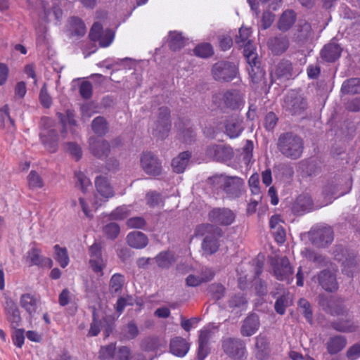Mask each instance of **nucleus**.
I'll return each instance as SVG.
<instances>
[{"instance_id": "nucleus-1", "label": "nucleus", "mask_w": 360, "mask_h": 360, "mask_svg": "<svg viewBox=\"0 0 360 360\" xmlns=\"http://www.w3.org/2000/svg\"><path fill=\"white\" fill-rule=\"evenodd\" d=\"M206 183L212 191L217 193L221 191L231 198L240 196L244 186V181L240 177L223 174L209 177Z\"/></svg>"}, {"instance_id": "nucleus-2", "label": "nucleus", "mask_w": 360, "mask_h": 360, "mask_svg": "<svg viewBox=\"0 0 360 360\" xmlns=\"http://www.w3.org/2000/svg\"><path fill=\"white\" fill-rule=\"evenodd\" d=\"M277 148L286 158L297 160L303 153L304 141L300 136L292 132L282 133L278 139Z\"/></svg>"}, {"instance_id": "nucleus-3", "label": "nucleus", "mask_w": 360, "mask_h": 360, "mask_svg": "<svg viewBox=\"0 0 360 360\" xmlns=\"http://www.w3.org/2000/svg\"><path fill=\"white\" fill-rule=\"evenodd\" d=\"M197 236H205L202 243L203 251L212 255L215 253L219 247L218 239L221 236V229L213 224H202L195 229Z\"/></svg>"}, {"instance_id": "nucleus-4", "label": "nucleus", "mask_w": 360, "mask_h": 360, "mask_svg": "<svg viewBox=\"0 0 360 360\" xmlns=\"http://www.w3.org/2000/svg\"><path fill=\"white\" fill-rule=\"evenodd\" d=\"M282 106L291 115H302L308 108V103L303 94L292 89L284 96Z\"/></svg>"}, {"instance_id": "nucleus-5", "label": "nucleus", "mask_w": 360, "mask_h": 360, "mask_svg": "<svg viewBox=\"0 0 360 360\" xmlns=\"http://www.w3.org/2000/svg\"><path fill=\"white\" fill-rule=\"evenodd\" d=\"M211 72L213 78L216 81L229 82L236 77L238 68L233 63L218 61L212 65Z\"/></svg>"}, {"instance_id": "nucleus-6", "label": "nucleus", "mask_w": 360, "mask_h": 360, "mask_svg": "<svg viewBox=\"0 0 360 360\" xmlns=\"http://www.w3.org/2000/svg\"><path fill=\"white\" fill-rule=\"evenodd\" d=\"M170 111L167 107L159 108L158 117L151 126L153 135L160 139L168 136L171 128Z\"/></svg>"}, {"instance_id": "nucleus-7", "label": "nucleus", "mask_w": 360, "mask_h": 360, "mask_svg": "<svg viewBox=\"0 0 360 360\" xmlns=\"http://www.w3.org/2000/svg\"><path fill=\"white\" fill-rule=\"evenodd\" d=\"M140 165L144 172L151 176H158L162 173L161 160L151 152H143L140 157Z\"/></svg>"}, {"instance_id": "nucleus-8", "label": "nucleus", "mask_w": 360, "mask_h": 360, "mask_svg": "<svg viewBox=\"0 0 360 360\" xmlns=\"http://www.w3.org/2000/svg\"><path fill=\"white\" fill-rule=\"evenodd\" d=\"M221 347L224 352L234 360H241L246 354L245 342L239 338H224Z\"/></svg>"}, {"instance_id": "nucleus-9", "label": "nucleus", "mask_w": 360, "mask_h": 360, "mask_svg": "<svg viewBox=\"0 0 360 360\" xmlns=\"http://www.w3.org/2000/svg\"><path fill=\"white\" fill-rule=\"evenodd\" d=\"M309 238L312 244L324 248L333 240V231L330 226H316L309 232Z\"/></svg>"}, {"instance_id": "nucleus-10", "label": "nucleus", "mask_w": 360, "mask_h": 360, "mask_svg": "<svg viewBox=\"0 0 360 360\" xmlns=\"http://www.w3.org/2000/svg\"><path fill=\"white\" fill-rule=\"evenodd\" d=\"M298 73V71L293 68L292 63L290 60L283 59L275 66L271 72V77L276 81L282 83L293 79Z\"/></svg>"}, {"instance_id": "nucleus-11", "label": "nucleus", "mask_w": 360, "mask_h": 360, "mask_svg": "<svg viewBox=\"0 0 360 360\" xmlns=\"http://www.w3.org/2000/svg\"><path fill=\"white\" fill-rule=\"evenodd\" d=\"M273 273L276 279L290 284L292 281L293 271L286 257L277 258L272 262Z\"/></svg>"}, {"instance_id": "nucleus-12", "label": "nucleus", "mask_w": 360, "mask_h": 360, "mask_svg": "<svg viewBox=\"0 0 360 360\" xmlns=\"http://www.w3.org/2000/svg\"><path fill=\"white\" fill-rule=\"evenodd\" d=\"M89 37L91 41H98L101 46L107 47L114 39V32L110 29L103 30L102 25L96 22L92 25Z\"/></svg>"}, {"instance_id": "nucleus-13", "label": "nucleus", "mask_w": 360, "mask_h": 360, "mask_svg": "<svg viewBox=\"0 0 360 360\" xmlns=\"http://www.w3.org/2000/svg\"><path fill=\"white\" fill-rule=\"evenodd\" d=\"M205 153L209 159L217 162L229 160L233 155V150L231 147L215 143L207 146Z\"/></svg>"}, {"instance_id": "nucleus-14", "label": "nucleus", "mask_w": 360, "mask_h": 360, "mask_svg": "<svg viewBox=\"0 0 360 360\" xmlns=\"http://www.w3.org/2000/svg\"><path fill=\"white\" fill-rule=\"evenodd\" d=\"M209 220L214 224L228 226L235 220V214L228 208H214L208 213Z\"/></svg>"}, {"instance_id": "nucleus-15", "label": "nucleus", "mask_w": 360, "mask_h": 360, "mask_svg": "<svg viewBox=\"0 0 360 360\" xmlns=\"http://www.w3.org/2000/svg\"><path fill=\"white\" fill-rule=\"evenodd\" d=\"M314 278H316L319 284L326 291L334 292L338 288L336 274L333 270L324 269Z\"/></svg>"}, {"instance_id": "nucleus-16", "label": "nucleus", "mask_w": 360, "mask_h": 360, "mask_svg": "<svg viewBox=\"0 0 360 360\" xmlns=\"http://www.w3.org/2000/svg\"><path fill=\"white\" fill-rule=\"evenodd\" d=\"M89 150L95 157L103 159L109 155L110 146L107 141L91 136L89 139Z\"/></svg>"}, {"instance_id": "nucleus-17", "label": "nucleus", "mask_w": 360, "mask_h": 360, "mask_svg": "<svg viewBox=\"0 0 360 360\" xmlns=\"http://www.w3.org/2000/svg\"><path fill=\"white\" fill-rule=\"evenodd\" d=\"M89 264L95 273H99L103 276V269L105 266V262L101 255V248L99 244L94 243L89 248Z\"/></svg>"}, {"instance_id": "nucleus-18", "label": "nucleus", "mask_w": 360, "mask_h": 360, "mask_svg": "<svg viewBox=\"0 0 360 360\" xmlns=\"http://www.w3.org/2000/svg\"><path fill=\"white\" fill-rule=\"evenodd\" d=\"M222 101L226 108L238 109L244 104L243 95L238 90H229L223 94Z\"/></svg>"}, {"instance_id": "nucleus-19", "label": "nucleus", "mask_w": 360, "mask_h": 360, "mask_svg": "<svg viewBox=\"0 0 360 360\" xmlns=\"http://www.w3.org/2000/svg\"><path fill=\"white\" fill-rule=\"evenodd\" d=\"M5 310L11 327L13 329L17 328L21 322V317L16 303L9 297L6 298Z\"/></svg>"}, {"instance_id": "nucleus-20", "label": "nucleus", "mask_w": 360, "mask_h": 360, "mask_svg": "<svg viewBox=\"0 0 360 360\" xmlns=\"http://www.w3.org/2000/svg\"><path fill=\"white\" fill-rule=\"evenodd\" d=\"M39 136L41 143L49 152H56L58 146V134L55 129L42 131Z\"/></svg>"}, {"instance_id": "nucleus-21", "label": "nucleus", "mask_w": 360, "mask_h": 360, "mask_svg": "<svg viewBox=\"0 0 360 360\" xmlns=\"http://www.w3.org/2000/svg\"><path fill=\"white\" fill-rule=\"evenodd\" d=\"M95 187L96 192L104 198L105 202L115 195L113 188L106 177L97 176L95 179Z\"/></svg>"}, {"instance_id": "nucleus-22", "label": "nucleus", "mask_w": 360, "mask_h": 360, "mask_svg": "<svg viewBox=\"0 0 360 360\" xmlns=\"http://www.w3.org/2000/svg\"><path fill=\"white\" fill-rule=\"evenodd\" d=\"M259 316L256 314H251L245 319L240 328V333L244 337L254 335L259 328Z\"/></svg>"}, {"instance_id": "nucleus-23", "label": "nucleus", "mask_w": 360, "mask_h": 360, "mask_svg": "<svg viewBox=\"0 0 360 360\" xmlns=\"http://www.w3.org/2000/svg\"><path fill=\"white\" fill-rule=\"evenodd\" d=\"M26 259L30 266L36 265L39 266H48L50 268L53 264V262L50 258L41 256V250L36 248H32L28 251Z\"/></svg>"}, {"instance_id": "nucleus-24", "label": "nucleus", "mask_w": 360, "mask_h": 360, "mask_svg": "<svg viewBox=\"0 0 360 360\" xmlns=\"http://www.w3.org/2000/svg\"><path fill=\"white\" fill-rule=\"evenodd\" d=\"M268 46L275 55H281L288 49L289 41L286 36L281 34L269 39Z\"/></svg>"}, {"instance_id": "nucleus-25", "label": "nucleus", "mask_w": 360, "mask_h": 360, "mask_svg": "<svg viewBox=\"0 0 360 360\" xmlns=\"http://www.w3.org/2000/svg\"><path fill=\"white\" fill-rule=\"evenodd\" d=\"M160 269H168L176 262L177 257L171 251H162L153 259Z\"/></svg>"}, {"instance_id": "nucleus-26", "label": "nucleus", "mask_w": 360, "mask_h": 360, "mask_svg": "<svg viewBox=\"0 0 360 360\" xmlns=\"http://www.w3.org/2000/svg\"><path fill=\"white\" fill-rule=\"evenodd\" d=\"M127 244L135 249H143L148 243V237L141 231H131L126 238Z\"/></svg>"}, {"instance_id": "nucleus-27", "label": "nucleus", "mask_w": 360, "mask_h": 360, "mask_svg": "<svg viewBox=\"0 0 360 360\" xmlns=\"http://www.w3.org/2000/svg\"><path fill=\"white\" fill-rule=\"evenodd\" d=\"M342 49L336 43H329L324 46L321 51V56L323 60L332 63L335 61L340 56Z\"/></svg>"}, {"instance_id": "nucleus-28", "label": "nucleus", "mask_w": 360, "mask_h": 360, "mask_svg": "<svg viewBox=\"0 0 360 360\" xmlns=\"http://www.w3.org/2000/svg\"><path fill=\"white\" fill-rule=\"evenodd\" d=\"M248 64L247 70L252 82L256 84L261 82L264 79L265 71L261 67L259 59Z\"/></svg>"}, {"instance_id": "nucleus-29", "label": "nucleus", "mask_w": 360, "mask_h": 360, "mask_svg": "<svg viewBox=\"0 0 360 360\" xmlns=\"http://www.w3.org/2000/svg\"><path fill=\"white\" fill-rule=\"evenodd\" d=\"M211 337V331L207 329L201 330L198 337V356L199 360H204L209 352L208 342Z\"/></svg>"}, {"instance_id": "nucleus-30", "label": "nucleus", "mask_w": 360, "mask_h": 360, "mask_svg": "<svg viewBox=\"0 0 360 360\" xmlns=\"http://www.w3.org/2000/svg\"><path fill=\"white\" fill-rule=\"evenodd\" d=\"M313 202L307 195H299L292 205V211L297 214L301 215L305 212L311 210Z\"/></svg>"}, {"instance_id": "nucleus-31", "label": "nucleus", "mask_w": 360, "mask_h": 360, "mask_svg": "<svg viewBox=\"0 0 360 360\" xmlns=\"http://www.w3.org/2000/svg\"><path fill=\"white\" fill-rule=\"evenodd\" d=\"M270 353L269 343L266 337L259 335L256 338L255 356L257 359H265Z\"/></svg>"}, {"instance_id": "nucleus-32", "label": "nucleus", "mask_w": 360, "mask_h": 360, "mask_svg": "<svg viewBox=\"0 0 360 360\" xmlns=\"http://www.w3.org/2000/svg\"><path fill=\"white\" fill-rule=\"evenodd\" d=\"M191 157V153L189 151H184L179 153V155L172 161L173 171L178 174L183 173L188 165Z\"/></svg>"}, {"instance_id": "nucleus-33", "label": "nucleus", "mask_w": 360, "mask_h": 360, "mask_svg": "<svg viewBox=\"0 0 360 360\" xmlns=\"http://www.w3.org/2000/svg\"><path fill=\"white\" fill-rule=\"evenodd\" d=\"M189 349V345L185 339L176 337L171 340L170 351L177 356H184Z\"/></svg>"}, {"instance_id": "nucleus-34", "label": "nucleus", "mask_w": 360, "mask_h": 360, "mask_svg": "<svg viewBox=\"0 0 360 360\" xmlns=\"http://www.w3.org/2000/svg\"><path fill=\"white\" fill-rule=\"evenodd\" d=\"M347 344V340L342 335H335L329 338L326 342V349L330 354L340 352Z\"/></svg>"}, {"instance_id": "nucleus-35", "label": "nucleus", "mask_w": 360, "mask_h": 360, "mask_svg": "<svg viewBox=\"0 0 360 360\" xmlns=\"http://www.w3.org/2000/svg\"><path fill=\"white\" fill-rule=\"evenodd\" d=\"M359 259L354 252L348 253L342 262V271L348 276H352L357 270Z\"/></svg>"}, {"instance_id": "nucleus-36", "label": "nucleus", "mask_w": 360, "mask_h": 360, "mask_svg": "<svg viewBox=\"0 0 360 360\" xmlns=\"http://www.w3.org/2000/svg\"><path fill=\"white\" fill-rule=\"evenodd\" d=\"M20 304L32 316L37 311L38 300L29 293L23 294L20 297Z\"/></svg>"}, {"instance_id": "nucleus-37", "label": "nucleus", "mask_w": 360, "mask_h": 360, "mask_svg": "<svg viewBox=\"0 0 360 360\" xmlns=\"http://www.w3.org/2000/svg\"><path fill=\"white\" fill-rule=\"evenodd\" d=\"M226 134L231 139L237 138L243 130L242 120L233 118L227 121L225 125Z\"/></svg>"}, {"instance_id": "nucleus-38", "label": "nucleus", "mask_w": 360, "mask_h": 360, "mask_svg": "<svg viewBox=\"0 0 360 360\" xmlns=\"http://www.w3.org/2000/svg\"><path fill=\"white\" fill-rule=\"evenodd\" d=\"M296 15L292 11H285L283 13L278 22V28L283 32L288 31L295 23Z\"/></svg>"}, {"instance_id": "nucleus-39", "label": "nucleus", "mask_w": 360, "mask_h": 360, "mask_svg": "<svg viewBox=\"0 0 360 360\" xmlns=\"http://www.w3.org/2000/svg\"><path fill=\"white\" fill-rule=\"evenodd\" d=\"M63 11L56 4H53L51 6H44V20L46 22H50L53 20L59 21L62 18Z\"/></svg>"}, {"instance_id": "nucleus-40", "label": "nucleus", "mask_w": 360, "mask_h": 360, "mask_svg": "<svg viewBox=\"0 0 360 360\" xmlns=\"http://www.w3.org/2000/svg\"><path fill=\"white\" fill-rule=\"evenodd\" d=\"M341 92L344 94H360V78H350L345 80L341 86Z\"/></svg>"}, {"instance_id": "nucleus-41", "label": "nucleus", "mask_w": 360, "mask_h": 360, "mask_svg": "<svg viewBox=\"0 0 360 360\" xmlns=\"http://www.w3.org/2000/svg\"><path fill=\"white\" fill-rule=\"evenodd\" d=\"M292 303L291 296L289 293L283 294L278 297L274 304V309L280 315H283L288 307Z\"/></svg>"}, {"instance_id": "nucleus-42", "label": "nucleus", "mask_w": 360, "mask_h": 360, "mask_svg": "<svg viewBox=\"0 0 360 360\" xmlns=\"http://www.w3.org/2000/svg\"><path fill=\"white\" fill-rule=\"evenodd\" d=\"M93 131L98 136H104L108 130V123L105 118L98 116L91 122Z\"/></svg>"}, {"instance_id": "nucleus-43", "label": "nucleus", "mask_w": 360, "mask_h": 360, "mask_svg": "<svg viewBox=\"0 0 360 360\" xmlns=\"http://www.w3.org/2000/svg\"><path fill=\"white\" fill-rule=\"evenodd\" d=\"M169 37V46L172 51H179L184 46L185 39L181 33L176 31L170 32Z\"/></svg>"}, {"instance_id": "nucleus-44", "label": "nucleus", "mask_w": 360, "mask_h": 360, "mask_svg": "<svg viewBox=\"0 0 360 360\" xmlns=\"http://www.w3.org/2000/svg\"><path fill=\"white\" fill-rule=\"evenodd\" d=\"M124 283V277L120 274L112 276L109 282V291L111 294L120 293Z\"/></svg>"}, {"instance_id": "nucleus-45", "label": "nucleus", "mask_w": 360, "mask_h": 360, "mask_svg": "<svg viewBox=\"0 0 360 360\" xmlns=\"http://www.w3.org/2000/svg\"><path fill=\"white\" fill-rule=\"evenodd\" d=\"M311 25L305 20H300L297 25V40L302 41L307 39L311 35Z\"/></svg>"}, {"instance_id": "nucleus-46", "label": "nucleus", "mask_w": 360, "mask_h": 360, "mask_svg": "<svg viewBox=\"0 0 360 360\" xmlns=\"http://www.w3.org/2000/svg\"><path fill=\"white\" fill-rule=\"evenodd\" d=\"M72 33L77 37H82L86 32V26L84 22L77 18L72 17L70 20Z\"/></svg>"}, {"instance_id": "nucleus-47", "label": "nucleus", "mask_w": 360, "mask_h": 360, "mask_svg": "<svg viewBox=\"0 0 360 360\" xmlns=\"http://www.w3.org/2000/svg\"><path fill=\"white\" fill-rule=\"evenodd\" d=\"M102 231L107 238L115 240L118 237L120 233V227L119 224L115 222H110L103 226Z\"/></svg>"}, {"instance_id": "nucleus-48", "label": "nucleus", "mask_w": 360, "mask_h": 360, "mask_svg": "<svg viewBox=\"0 0 360 360\" xmlns=\"http://www.w3.org/2000/svg\"><path fill=\"white\" fill-rule=\"evenodd\" d=\"M75 185L79 188L82 193H86L88 188L91 186L90 179L84 175L82 172H76L75 173Z\"/></svg>"}, {"instance_id": "nucleus-49", "label": "nucleus", "mask_w": 360, "mask_h": 360, "mask_svg": "<svg viewBox=\"0 0 360 360\" xmlns=\"http://www.w3.org/2000/svg\"><path fill=\"white\" fill-rule=\"evenodd\" d=\"M56 260L58 262L62 268H65L69 263V257L67 249L65 248H60L58 245L54 246Z\"/></svg>"}, {"instance_id": "nucleus-50", "label": "nucleus", "mask_w": 360, "mask_h": 360, "mask_svg": "<svg viewBox=\"0 0 360 360\" xmlns=\"http://www.w3.org/2000/svg\"><path fill=\"white\" fill-rule=\"evenodd\" d=\"M195 55L200 58H209L214 53L213 48L209 43L198 44L193 50Z\"/></svg>"}, {"instance_id": "nucleus-51", "label": "nucleus", "mask_w": 360, "mask_h": 360, "mask_svg": "<svg viewBox=\"0 0 360 360\" xmlns=\"http://www.w3.org/2000/svg\"><path fill=\"white\" fill-rule=\"evenodd\" d=\"M130 214L129 208L125 206H120L112 211L109 214V219L114 221H120L126 219Z\"/></svg>"}, {"instance_id": "nucleus-52", "label": "nucleus", "mask_w": 360, "mask_h": 360, "mask_svg": "<svg viewBox=\"0 0 360 360\" xmlns=\"http://www.w3.org/2000/svg\"><path fill=\"white\" fill-rule=\"evenodd\" d=\"M27 182L31 189L41 188L44 186V181L40 175L34 170H32L27 176Z\"/></svg>"}, {"instance_id": "nucleus-53", "label": "nucleus", "mask_w": 360, "mask_h": 360, "mask_svg": "<svg viewBox=\"0 0 360 360\" xmlns=\"http://www.w3.org/2000/svg\"><path fill=\"white\" fill-rule=\"evenodd\" d=\"M122 334L127 340H132L139 334V330L134 321H129L122 328Z\"/></svg>"}, {"instance_id": "nucleus-54", "label": "nucleus", "mask_w": 360, "mask_h": 360, "mask_svg": "<svg viewBox=\"0 0 360 360\" xmlns=\"http://www.w3.org/2000/svg\"><path fill=\"white\" fill-rule=\"evenodd\" d=\"M243 54L247 60V63H252L255 60L259 59L258 55L256 52V48L251 41H248L244 44Z\"/></svg>"}, {"instance_id": "nucleus-55", "label": "nucleus", "mask_w": 360, "mask_h": 360, "mask_svg": "<svg viewBox=\"0 0 360 360\" xmlns=\"http://www.w3.org/2000/svg\"><path fill=\"white\" fill-rule=\"evenodd\" d=\"M298 308L308 322L312 321L313 314L309 302L305 299H300L298 302Z\"/></svg>"}, {"instance_id": "nucleus-56", "label": "nucleus", "mask_w": 360, "mask_h": 360, "mask_svg": "<svg viewBox=\"0 0 360 360\" xmlns=\"http://www.w3.org/2000/svg\"><path fill=\"white\" fill-rule=\"evenodd\" d=\"M213 276H214V275L212 273L210 274L209 276H206V277L198 276H195V275L191 274L186 278V283L188 286L196 287L203 282H207V281H210L213 278Z\"/></svg>"}, {"instance_id": "nucleus-57", "label": "nucleus", "mask_w": 360, "mask_h": 360, "mask_svg": "<svg viewBox=\"0 0 360 360\" xmlns=\"http://www.w3.org/2000/svg\"><path fill=\"white\" fill-rule=\"evenodd\" d=\"M208 292L212 298L217 301L224 296L225 288L221 284L212 283L209 286Z\"/></svg>"}, {"instance_id": "nucleus-58", "label": "nucleus", "mask_w": 360, "mask_h": 360, "mask_svg": "<svg viewBox=\"0 0 360 360\" xmlns=\"http://www.w3.org/2000/svg\"><path fill=\"white\" fill-rule=\"evenodd\" d=\"M331 326L335 330L340 332H352L356 328L354 323L349 320L333 322Z\"/></svg>"}, {"instance_id": "nucleus-59", "label": "nucleus", "mask_w": 360, "mask_h": 360, "mask_svg": "<svg viewBox=\"0 0 360 360\" xmlns=\"http://www.w3.org/2000/svg\"><path fill=\"white\" fill-rule=\"evenodd\" d=\"M247 301L242 294H236L230 297L228 302L229 307L232 309H242Z\"/></svg>"}, {"instance_id": "nucleus-60", "label": "nucleus", "mask_w": 360, "mask_h": 360, "mask_svg": "<svg viewBox=\"0 0 360 360\" xmlns=\"http://www.w3.org/2000/svg\"><path fill=\"white\" fill-rule=\"evenodd\" d=\"M304 257L310 261H312L318 265L326 264V257L321 254L316 253L309 249H305L304 251Z\"/></svg>"}, {"instance_id": "nucleus-61", "label": "nucleus", "mask_w": 360, "mask_h": 360, "mask_svg": "<svg viewBox=\"0 0 360 360\" xmlns=\"http://www.w3.org/2000/svg\"><path fill=\"white\" fill-rule=\"evenodd\" d=\"M39 100L41 105L45 108H49L52 104V98L47 91L46 84H43L40 90Z\"/></svg>"}, {"instance_id": "nucleus-62", "label": "nucleus", "mask_w": 360, "mask_h": 360, "mask_svg": "<svg viewBox=\"0 0 360 360\" xmlns=\"http://www.w3.org/2000/svg\"><path fill=\"white\" fill-rule=\"evenodd\" d=\"M251 32L250 30L248 27H242L239 30V34L236 37V43L238 45V46H243L248 41H251L249 39Z\"/></svg>"}, {"instance_id": "nucleus-63", "label": "nucleus", "mask_w": 360, "mask_h": 360, "mask_svg": "<svg viewBox=\"0 0 360 360\" xmlns=\"http://www.w3.org/2000/svg\"><path fill=\"white\" fill-rule=\"evenodd\" d=\"M116 349L115 344L111 343L106 346L101 347L99 351V357L101 359H112Z\"/></svg>"}, {"instance_id": "nucleus-64", "label": "nucleus", "mask_w": 360, "mask_h": 360, "mask_svg": "<svg viewBox=\"0 0 360 360\" xmlns=\"http://www.w3.org/2000/svg\"><path fill=\"white\" fill-rule=\"evenodd\" d=\"M179 139L185 143H191L195 137V133L192 127H186L179 133Z\"/></svg>"}]
</instances>
